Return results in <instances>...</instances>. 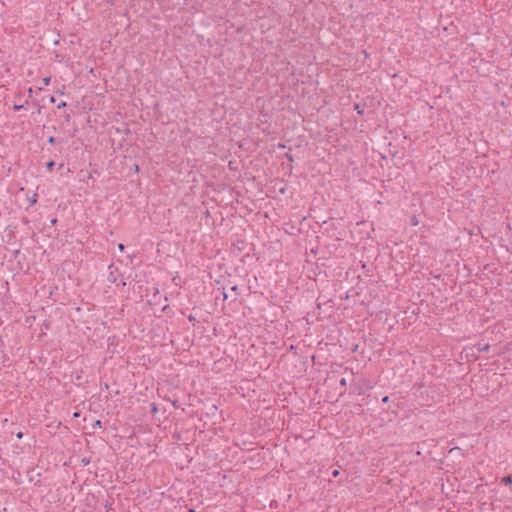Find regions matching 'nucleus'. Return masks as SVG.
<instances>
[{"mask_svg": "<svg viewBox=\"0 0 512 512\" xmlns=\"http://www.w3.org/2000/svg\"><path fill=\"white\" fill-rule=\"evenodd\" d=\"M83 462H84L85 464H88V463H89V461H88V460H85V459H83Z\"/></svg>", "mask_w": 512, "mask_h": 512, "instance_id": "nucleus-31", "label": "nucleus"}, {"mask_svg": "<svg viewBox=\"0 0 512 512\" xmlns=\"http://www.w3.org/2000/svg\"><path fill=\"white\" fill-rule=\"evenodd\" d=\"M27 475H30V477H33V474H31V471H28Z\"/></svg>", "mask_w": 512, "mask_h": 512, "instance_id": "nucleus-27", "label": "nucleus"}, {"mask_svg": "<svg viewBox=\"0 0 512 512\" xmlns=\"http://www.w3.org/2000/svg\"><path fill=\"white\" fill-rule=\"evenodd\" d=\"M340 385H341V386H346V385H347V382H346V379H345V378H342V379L340 380Z\"/></svg>", "mask_w": 512, "mask_h": 512, "instance_id": "nucleus-14", "label": "nucleus"}, {"mask_svg": "<svg viewBox=\"0 0 512 512\" xmlns=\"http://www.w3.org/2000/svg\"><path fill=\"white\" fill-rule=\"evenodd\" d=\"M188 320H189V322H191L193 325H194V324H195V322H196V318H195L193 315H189V316H188Z\"/></svg>", "mask_w": 512, "mask_h": 512, "instance_id": "nucleus-11", "label": "nucleus"}, {"mask_svg": "<svg viewBox=\"0 0 512 512\" xmlns=\"http://www.w3.org/2000/svg\"><path fill=\"white\" fill-rule=\"evenodd\" d=\"M388 401H389V396H384V397L382 398V402H383V403H387Z\"/></svg>", "mask_w": 512, "mask_h": 512, "instance_id": "nucleus-15", "label": "nucleus"}, {"mask_svg": "<svg viewBox=\"0 0 512 512\" xmlns=\"http://www.w3.org/2000/svg\"><path fill=\"white\" fill-rule=\"evenodd\" d=\"M65 119H66V121H69L70 120V114H66L65 115Z\"/></svg>", "mask_w": 512, "mask_h": 512, "instance_id": "nucleus-23", "label": "nucleus"}, {"mask_svg": "<svg viewBox=\"0 0 512 512\" xmlns=\"http://www.w3.org/2000/svg\"><path fill=\"white\" fill-rule=\"evenodd\" d=\"M56 223H57V219H56V218H54V219H52V220H51V224H52V225H55Z\"/></svg>", "mask_w": 512, "mask_h": 512, "instance_id": "nucleus-22", "label": "nucleus"}, {"mask_svg": "<svg viewBox=\"0 0 512 512\" xmlns=\"http://www.w3.org/2000/svg\"><path fill=\"white\" fill-rule=\"evenodd\" d=\"M354 110H356V111H357V113H358V114H360V115H363V114H364V110L360 107V105H359V104H355V106H354Z\"/></svg>", "mask_w": 512, "mask_h": 512, "instance_id": "nucleus-5", "label": "nucleus"}, {"mask_svg": "<svg viewBox=\"0 0 512 512\" xmlns=\"http://www.w3.org/2000/svg\"><path fill=\"white\" fill-rule=\"evenodd\" d=\"M503 483L505 484H512V477L511 476H507V477H504L502 479Z\"/></svg>", "mask_w": 512, "mask_h": 512, "instance_id": "nucleus-7", "label": "nucleus"}, {"mask_svg": "<svg viewBox=\"0 0 512 512\" xmlns=\"http://www.w3.org/2000/svg\"><path fill=\"white\" fill-rule=\"evenodd\" d=\"M16 437H17L18 439H21V438L23 437V433H22V432H18V433L16 434Z\"/></svg>", "mask_w": 512, "mask_h": 512, "instance_id": "nucleus-20", "label": "nucleus"}, {"mask_svg": "<svg viewBox=\"0 0 512 512\" xmlns=\"http://www.w3.org/2000/svg\"><path fill=\"white\" fill-rule=\"evenodd\" d=\"M37 198H38L37 193H34V194L29 198V204H30V206H33L34 204H36V202H37Z\"/></svg>", "mask_w": 512, "mask_h": 512, "instance_id": "nucleus-2", "label": "nucleus"}, {"mask_svg": "<svg viewBox=\"0 0 512 512\" xmlns=\"http://www.w3.org/2000/svg\"><path fill=\"white\" fill-rule=\"evenodd\" d=\"M32 93H33V89L32 88H29L28 89V97L31 98L32 97Z\"/></svg>", "mask_w": 512, "mask_h": 512, "instance_id": "nucleus-16", "label": "nucleus"}, {"mask_svg": "<svg viewBox=\"0 0 512 512\" xmlns=\"http://www.w3.org/2000/svg\"><path fill=\"white\" fill-rule=\"evenodd\" d=\"M151 412H152L153 414H156V413L158 412V407L156 406V404H155V403H152V404H151Z\"/></svg>", "mask_w": 512, "mask_h": 512, "instance_id": "nucleus-9", "label": "nucleus"}, {"mask_svg": "<svg viewBox=\"0 0 512 512\" xmlns=\"http://www.w3.org/2000/svg\"><path fill=\"white\" fill-rule=\"evenodd\" d=\"M102 423L100 420H97L94 424V426H98V427H101Z\"/></svg>", "mask_w": 512, "mask_h": 512, "instance_id": "nucleus-19", "label": "nucleus"}, {"mask_svg": "<svg viewBox=\"0 0 512 512\" xmlns=\"http://www.w3.org/2000/svg\"><path fill=\"white\" fill-rule=\"evenodd\" d=\"M66 105H67V104H66V102H65V101H62V102H60V103L57 105V108H58V109H62V108H64V107H66Z\"/></svg>", "mask_w": 512, "mask_h": 512, "instance_id": "nucleus-12", "label": "nucleus"}, {"mask_svg": "<svg viewBox=\"0 0 512 512\" xmlns=\"http://www.w3.org/2000/svg\"><path fill=\"white\" fill-rule=\"evenodd\" d=\"M42 82H43V84H44L45 86H48V85L50 84V82H51V77H50V76L44 77V78L42 79Z\"/></svg>", "mask_w": 512, "mask_h": 512, "instance_id": "nucleus-6", "label": "nucleus"}, {"mask_svg": "<svg viewBox=\"0 0 512 512\" xmlns=\"http://www.w3.org/2000/svg\"><path fill=\"white\" fill-rule=\"evenodd\" d=\"M338 473H339V472H338L337 470H335V471H333L332 475H333V476H337V475H338Z\"/></svg>", "mask_w": 512, "mask_h": 512, "instance_id": "nucleus-24", "label": "nucleus"}, {"mask_svg": "<svg viewBox=\"0 0 512 512\" xmlns=\"http://www.w3.org/2000/svg\"><path fill=\"white\" fill-rule=\"evenodd\" d=\"M55 166V161L54 160H50L46 163V169L51 172L53 170Z\"/></svg>", "mask_w": 512, "mask_h": 512, "instance_id": "nucleus-1", "label": "nucleus"}, {"mask_svg": "<svg viewBox=\"0 0 512 512\" xmlns=\"http://www.w3.org/2000/svg\"><path fill=\"white\" fill-rule=\"evenodd\" d=\"M118 248H119V250H120V251H123V250H124V248H125V246H124V244L120 243V244L118 245Z\"/></svg>", "mask_w": 512, "mask_h": 512, "instance_id": "nucleus-17", "label": "nucleus"}, {"mask_svg": "<svg viewBox=\"0 0 512 512\" xmlns=\"http://www.w3.org/2000/svg\"><path fill=\"white\" fill-rule=\"evenodd\" d=\"M27 475H30V477H33V474H31V471H28Z\"/></svg>", "mask_w": 512, "mask_h": 512, "instance_id": "nucleus-29", "label": "nucleus"}, {"mask_svg": "<svg viewBox=\"0 0 512 512\" xmlns=\"http://www.w3.org/2000/svg\"><path fill=\"white\" fill-rule=\"evenodd\" d=\"M49 144H55L57 142V139L54 136H50L47 140Z\"/></svg>", "mask_w": 512, "mask_h": 512, "instance_id": "nucleus-10", "label": "nucleus"}, {"mask_svg": "<svg viewBox=\"0 0 512 512\" xmlns=\"http://www.w3.org/2000/svg\"><path fill=\"white\" fill-rule=\"evenodd\" d=\"M284 157L289 161V162H293L294 161V158H293V155L291 153H286L284 155Z\"/></svg>", "mask_w": 512, "mask_h": 512, "instance_id": "nucleus-8", "label": "nucleus"}, {"mask_svg": "<svg viewBox=\"0 0 512 512\" xmlns=\"http://www.w3.org/2000/svg\"><path fill=\"white\" fill-rule=\"evenodd\" d=\"M55 101H56L55 97H54V96H51V97H50V102H51V103H54Z\"/></svg>", "mask_w": 512, "mask_h": 512, "instance_id": "nucleus-21", "label": "nucleus"}, {"mask_svg": "<svg viewBox=\"0 0 512 512\" xmlns=\"http://www.w3.org/2000/svg\"><path fill=\"white\" fill-rule=\"evenodd\" d=\"M36 105H37L36 112L41 113V108H42L41 105H39V104H36Z\"/></svg>", "mask_w": 512, "mask_h": 512, "instance_id": "nucleus-18", "label": "nucleus"}, {"mask_svg": "<svg viewBox=\"0 0 512 512\" xmlns=\"http://www.w3.org/2000/svg\"><path fill=\"white\" fill-rule=\"evenodd\" d=\"M410 221H411V224H412V225H416V215H412V216L410 217Z\"/></svg>", "mask_w": 512, "mask_h": 512, "instance_id": "nucleus-13", "label": "nucleus"}, {"mask_svg": "<svg viewBox=\"0 0 512 512\" xmlns=\"http://www.w3.org/2000/svg\"><path fill=\"white\" fill-rule=\"evenodd\" d=\"M279 147H280V148H285V145H283V144H279Z\"/></svg>", "mask_w": 512, "mask_h": 512, "instance_id": "nucleus-30", "label": "nucleus"}, {"mask_svg": "<svg viewBox=\"0 0 512 512\" xmlns=\"http://www.w3.org/2000/svg\"><path fill=\"white\" fill-rule=\"evenodd\" d=\"M27 475H30V477H33V474H31V471H28Z\"/></svg>", "mask_w": 512, "mask_h": 512, "instance_id": "nucleus-28", "label": "nucleus"}, {"mask_svg": "<svg viewBox=\"0 0 512 512\" xmlns=\"http://www.w3.org/2000/svg\"><path fill=\"white\" fill-rule=\"evenodd\" d=\"M230 290H231L232 292H234V293H235V299H236V298H237V296L240 294V292H239V287H238L237 285H234V286H232V287L230 288Z\"/></svg>", "mask_w": 512, "mask_h": 512, "instance_id": "nucleus-4", "label": "nucleus"}, {"mask_svg": "<svg viewBox=\"0 0 512 512\" xmlns=\"http://www.w3.org/2000/svg\"><path fill=\"white\" fill-rule=\"evenodd\" d=\"M25 104H28V100H26L24 104H15L13 106V110L20 111L21 109H23L25 107Z\"/></svg>", "mask_w": 512, "mask_h": 512, "instance_id": "nucleus-3", "label": "nucleus"}, {"mask_svg": "<svg viewBox=\"0 0 512 512\" xmlns=\"http://www.w3.org/2000/svg\"><path fill=\"white\" fill-rule=\"evenodd\" d=\"M209 215H210V213H209V211L207 210V211L205 212V216H207V217H208Z\"/></svg>", "mask_w": 512, "mask_h": 512, "instance_id": "nucleus-26", "label": "nucleus"}, {"mask_svg": "<svg viewBox=\"0 0 512 512\" xmlns=\"http://www.w3.org/2000/svg\"><path fill=\"white\" fill-rule=\"evenodd\" d=\"M223 296H224V299L228 298V294L227 293H223Z\"/></svg>", "mask_w": 512, "mask_h": 512, "instance_id": "nucleus-25", "label": "nucleus"}]
</instances>
